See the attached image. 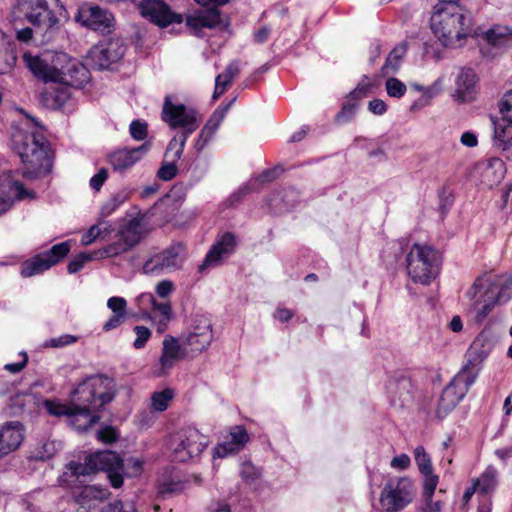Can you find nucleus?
Wrapping results in <instances>:
<instances>
[{
    "label": "nucleus",
    "mask_w": 512,
    "mask_h": 512,
    "mask_svg": "<svg viewBox=\"0 0 512 512\" xmlns=\"http://www.w3.org/2000/svg\"><path fill=\"white\" fill-rule=\"evenodd\" d=\"M236 246V237L232 233L226 232L220 235L206 254L199 270L203 271L207 267L218 266L222 260L234 253Z\"/></svg>",
    "instance_id": "obj_20"
},
{
    "label": "nucleus",
    "mask_w": 512,
    "mask_h": 512,
    "mask_svg": "<svg viewBox=\"0 0 512 512\" xmlns=\"http://www.w3.org/2000/svg\"><path fill=\"white\" fill-rule=\"evenodd\" d=\"M372 87V82L368 77H364L356 86V88L350 92L352 99H360L366 97Z\"/></svg>",
    "instance_id": "obj_60"
},
{
    "label": "nucleus",
    "mask_w": 512,
    "mask_h": 512,
    "mask_svg": "<svg viewBox=\"0 0 512 512\" xmlns=\"http://www.w3.org/2000/svg\"><path fill=\"white\" fill-rule=\"evenodd\" d=\"M481 181L485 185L492 187L498 184L504 177L505 165L500 158H490L480 166Z\"/></svg>",
    "instance_id": "obj_29"
},
{
    "label": "nucleus",
    "mask_w": 512,
    "mask_h": 512,
    "mask_svg": "<svg viewBox=\"0 0 512 512\" xmlns=\"http://www.w3.org/2000/svg\"><path fill=\"white\" fill-rule=\"evenodd\" d=\"M74 398L79 404H73L69 422L76 430L85 431L99 420L92 412L114 398V382L103 375L88 377L75 389Z\"/></svg>",
    "instance_id": "obj_2"
},
{
    "label": "nucleus",
    "mask_w": 512,
    "mask_h": 512,
    "mask_svg": "<svg viewBox=\"0 0 512 512\" xmlns=\"http://www.w3.org/2000/svg\"><path fill=\"white\" fill-rule=\"evenodd\" d=\"M118 436L116 429L111 426H105L97 432V439L106 444L116 441Z\"/></svg>",
    "instance_id": "obj_61"
},
{
    "label": "nucleus",
    "mask_w": 512,
    "mask_h": 512,
    "mask_svg": "<svg viewBox=\"0 0 512 512\" xmlns=\"http://www.w3.org/2000/svg\"><path fill=\"white\" fill-rule=\"evenodd\" d=\"M233 102H234V99L232 101H230L228 104L218 107L213 112L212 116L210 117L208 122L205 124V126L201 130V133L199 134V136L195 142V147L197 150L201 151L206 146V144L208 143L210 138L213 136V134L219 128L221 122L225 118V116Z\"/></svg>",
    "instance_id": "obj_26"
},
{
    "label": "nucleus",
    "mask_w": 512,
    "mask_h": 512,
    "mask_svg": "<svg viewBox=\"0 0 512 512\" xmlns=\"http://www.w3.org/2000/svg\"><path fill=\"white\" fill-rule=\"evenodd\" d=\"M466 296L477 323H482L496 304L506 303L512 297V282L496 275L478 277L467 290Z\"/></svg>",
    "instance_id": "obj_4"
},
{
    "label": "nucleus",
    "mask_w": 512,
    "mask_h": 512,
    "mask_svg": "<svg viewBox=\"0 0 512 512\" xmlns=\"http://www.w3.org/2000/svg\"><path fill=\"white\" fill-rule=\"evenodd\" d=\"M454 100L465 103L475 100L478 93V77L473 69L461 68L454 81Z\"/></svg>",
    "instance_id": "obj_21"
},
{
    "label": "nucleus",
    "mask_w": 512,
    "mask_h": 512,
    "mask_svg": "<svg viewBox=\"0 0 512 512\" xmlns=\"http://www.w3.org/2000/svg\"><path fill=\"white\" fill-rule=\"evenodd\" d=\"M385 90L389 97L401 98L405 95L407 86L398 78L389 77L385 82Z\"/></svg>",
    "instance_id": "obj_48"
},
{
    "label": "nucleus",
    "mask_w": 512,
    "mask_h": 512,
    "mask_svg": "<svg viewBox=\"0 0 512 512\" xmlns=\"http://www.w3.org/2000/svg\"><path fill=\"white\" fill-rule=\"evenodd\" d=\"M502 120L506 123L503 128L512 131V90L506 92L498 103Z\"/></svg>",
    "instance_id": "obj_43"
},
{
    "label": "nucleus",
    "mask_w": 512,
    "mask_h": 512,
    "mask_svg": "<svg viewBox=\"0 0 512 512\" xmlns=\"http://www.w3.org/2000/svg\"><path fill=\"white\" fill-rule=\"evenodd\" d=\"M482 359L471 349L468 353V360L465 366L454 376L451 384L466 394L469 388L474 384L479 372Z\"/></svg>",
    "instance_id": "obj_24"
},
{
    "label": "nucleus",
    "mask_w": 512,
    "mask_h": 512,
    "mask_svg": "<svg viewBox=\"0 0 512 512\" xmlns=\"http://www.w3.org/2000/svg\"><path fill=\"white\" fill-rule=\"evenodd\" d=\"M189 357L187 349L180 338L166 335L162 341L161 355L155 366V375L164 376L182 359Z\"/></svg>",
    "instance_id": "obj_16"
},
{
    "label": "nucleus",
    "mask_w": 512,
    "mask_h": 512,
    "mask_svg": "<svg viewBox=\"0 0 512 512\" xmlns=\"http://www.w3.org/2000/svg\"><path fill=\"white\" fill-rule=\"evenodd\" d=\"M132 249L130 245L121 237L107 246L96 250V257L100 259L119 256Z\"/></svg>",
    "instance_id": "obj_37"
},
{
    "label": "nucleus",
    "mask_w": 512,
    "mask_h": 512,
    "mask_svg": "<svg viewBox=\"0 0 512 512\" xmlns=\"http://www.w3.org/2000/svg\"><path fill=\"white\" fill-rule=\"evenodd\" d=\"M75 20L82 26L102 33H109L114 26V17L97 5L84 4L79 7Z\"/></svg>",
    "instance_id": "obj_17"
},
{
    "label": "nucleus",
    "mask_w": 512,
    "mask_h": 512,
    "mask_svg": "<svg viewBox=\"0 0 512 512\" xmlns=\"http://www.w3.org/2000/svg\"><path fill=\"white\" fill-rule=\"evenodd\" d=\"M24 439L22 424L9 421L0 426V458L17 450Z\"/></svg>",
    "instance_id": "obj_23"
},
{
    "label": "nucleus",
    "mask_w": 512,
    "mask_h": 512,
    "mask_svg": "<svg viewBox=\"0 0 512 512\" xmlns=\"http://www.w3.org/2000/svg\"><path fill=\"white\" fill-rule=\"evenodd\" d=\"M187 349L190 358H194L205 351L213 340L212 325L208 318L197 317L190 330L180 337Z\"/></svg>",
    "instance_id": "obj_13"
},
{
    "label": "nucleus",
    "mask_w": 512,
    "mask_h": 512,
    "mask_svg": "<svg viewBox=\"0 0 512 512\" xmlns=\"http://www.w3.org/2000/svg\"><path fill=\"white\" fill-rule=\"evenodd\" d=\"M143 461L140 458L130 457L123 461V470L121 473L128 477H136L141 474Z\"/></svg>",
    "instance_id": "obj_50"
},
{
    "label": "nucleus",
    "mask_w": 512,
    "mask_h": 512,
    "mask_svg": "<svg viewBox=\"0 0 512 512\" xmlns=\"http://www.w3.org/2000/svg\"><path fill=\"white\" fill-rule=\"evenodd\" d=\"M407 52V44L402 42L394 47V49L389 53L385 65L383 66V70L385 73L396 72L400 67V63Z\"/></svg>",
    "instance_id": "obj_38"
},
{
    "label": "nucleus",
    "mask_w": 512,
    "mask_h": 512,
    "mask_svg": "<svg viewBox=\"0 0 512 512\" xmlns=\"http://www.w3.org/2000/svg\"><path fill=\"white\" fill-rule=\"evenodd\" d=\"M100 512H137L134 503L114 501L104 505Z\"/></svg>",
    "instance_id": "obj_54"
},
{
    "label": "nucleus",
    "mask_w": 512,
    "mask_h": 512,
    "mask_svg": "<svg viewBox=\"0 0 512 512\" xmlns=\"http://www.w3.org/2000/svg\"><path fill=\"white\" fill-rule=\"evenodd\" d=\"M466 394L461 393V390L449 383L443 390L436 409L438 418H445L464 398Z\"/></svg>",
    "instance_id": "obj_28"
},
{
    "label": "nucleus",
    "mask_w": 512,
    "mask_h": 512,
    "mask_svg": "<svg viewBox=\"0 0 512 512\" xmlns=\"http://www.w3.org/2000/svg\"><path fill=\"white\" fill-rule=\"evenodd\" d=\"M17 61L15 43L7 38L5 45H0V75L10 73Z\"/></svg>",
    "instance_id": "obj_35"
},
{
    "label": "nucleus",
    "mask_w": 512,
    "mask_h": 512,
    "mask_svg": "<svg viewBox=\"0 0 512 512\" xmlns=\"http://www.w3.org/2000/svg\"><path fill=\"white\" fill-rule=\"evenodd\" d=\"M208 438L194 427L180 429L172 438L174 460L186 462L199 456L208 445Z\"/></svg>",
    "instance_id": "obj_10"
},
{
    "label": "nucleus",
    "mask_w": 512,
    "mask_h": 512,
    "mask_svg": "<svg viewBox=\"0 0 512 512\" xmlns=\"http://www.w3.org/2000/svg\"><path fill=\"white\" fill-rule=\"evenodd\" d=\"M357 109L356 103H345L340 112L337 114V121L340 123L348 122L355 114Z\"/></svg>",
    "instance_id": "obj_62"
},
{
    "label": "nucleus",
    "mask_w": 512,
    "mask_h": 512,
    "mask_svg": "<svg viewBox=\"0 0 512 512\" xmlns=\"http://www.w3.org/2000/svg\"><path fill=\"white\" fill-rule=\"evenodd\" d=\"M125 50L120 40H109L92 47L88 53L87 62L94 69H109L124 56Z\"/></svg>",
    "instance_id": "obj_15"
},
{
    "label": "nucleus",
    "mask_w": 512,
    "mask_h": 512,
    "mask_svg": "<svg viewBox=\"0 0 512 512\" xmlns=\"http://www.w3.org/2000/svg\"><path fill=\"white\" fill-rule=\"evenodd\" d=\"M228 440L233 443L236 448L242 450L249 441V436L243 426H234L230 431V438Z\"/></svg>",
    "instance_id": "obj_51"
},
{
    "label": "nucleus",
    "mask_w": 512,
    "mask_h": 512,
    "mask_svg": "<svg viewBox=\"0 0 512 512\" xmlns=\"http://www.w3.org/2000/svg\"><path fill=\"white\" fill-rule=\"evenodd\" d=\"M136 339L133 342L135 349L143 348L151 337V331L145 326L137 325L134 327Z\"/></svg>",
    "instance_id": "obj_57"
},
{
    "label": "nucleus",
    "mask_w": 512,
    "mask_h": 512,
    "mask_svg": "<svg viewBox=\"0 0 512 512\" xmlns=\"http://www.w3.org/2000/svg\"><path fill=\"white\" fill-rule=\"evenodd\" d=\"M176 174L177 166L174 163L163 164L157 172L158 178L163 181L172 180L176 176Z\"/></svg>",
    "instance_id": "obj_63"
},
{
    "label": "nucleus",
    "mask_w": 512,
    "mask_h": 512,
    "mask_svg": "<svg viewBox=\"0 0 512 512\" xmlns=\"http://www.w3.org/2000/svg\"><path fill=\"white\" fill-rule=\"evenodd\" d=\"M130 197V191L122 189L113 194L101 207V215L103 217L110 216L115 212L128 198Z\"/></svg>",
    "instance_id": "obj_41"
},
{
    "label": "nucleus",
    "mask_w": 512,
    "mask_h": 512,
    "mask_svg": "<svg viewBox=\"0 0 512 512\" xmlns=\"http://www.w3.org/2000/svg\"><path fill=\"white\" fill-rule=\"evenodd\" d=\"M431 29L446 47H458L474 31L472 14L457 4L439 3L430 19Z\"/></svg>",
    "instance_id": "obj_3"
},
{
    "label": "nucleus",
    "mask_w": 512,
    "mask_h": 512,
    "mask_svg": "<svg viewBox=\"0 0 512 512\" xmlns=\"http://www.w3.org/2000/svg\"><path fill=\"white\" fill-rule=\"evenodd\" d=\"M162 119L173 129L178 127L183 129L173 137L167 148V153L174 152V159H180L188 137L200 125L201 117L195 109L181 103L175 104L170 97H166L162 109Z\"/></svg>",
    "instance_id": "obj_7"
},
{
    "label": "nucleus",
    "mask_w": 512,
    "mask_h": 512,
    "mask_svg": "<svg viewBox=\"0 0 512 512\" xmlns=\"http://www.w3.org/2000/svg\"><path fill=\"white\" fill-rule=\"evenodd\" d=\"M12 144L23 164L21 173L25 179L32 180L48 172V142L41 131L15 132Z\"/></svg>",
    "instance_id": "obj_5"
},
{
    "label": "nucleus",
    "mask_w": 512,
    "mask_h": 512,
    "mask_svg": "<svg viewBox=\"0 0 512 512\" xmlns=\"http://www.w3.org/2000/svg\"><path fill=\"white\" fill-rule=\"evenodd\" d=\"M139 10L143 17L161 27L182 21L181 16L173 13L169 6L161 0H145L140 3Z\"/></svg>",
    "instance_id": "obj_19"
},
{
    "label": "nucleus",
    "mask_w": 512,
    "mask_h": 512,
    "mask_svg": "<svg viewBox=\"0 0 512 512\" xmlns=\"http://www.w3.org/2000/svg\"><path fill=\"white\" fill-rule=\"evenodd\" d=\"M410 387L411 383L405 377L390 380L387 384L388 392L403 401L406 399L405 394H409Z\"/></svg>",
    "instance_id": "obj_44"
},
{
    "label": "nucleus",
    "mask_w": 512,
    "mask_h": 512,
    "mask_svg": "<svg viewBox=\"0 0 512 512\" xmlns=\"http://www.w3.org/2000/svg\"><path fill=\"white\" fill-rule=\"evenodd\" d=\"M435 491H432L431 494L427 493V490L425 488V485H423V496H424V503L422 506L423 512H441L442 510V502L441 501H434L433 495Z\"/></svg>",
    "instance_id": "obj_55"
},
{
    "label": "nucleus",
    "mask_w": 512,
    "mask_h": 512,
    "mask_svg": "<svg viewBox=\"0 0 512 512\" xmlns=\"http://www.w3.org/2000/svg\"><path fill=\"white\" fill-rule=\"evenodd\" d=\"M50 268V264L42 255V253H40L22 263L20 274L22 277L27 278L39 275Z\"/></svg>",
    "instance_id": "obj_34"
},
{
    "label": "nucleus",
    "mask_w": 512,
    "mask_h": 512,
    "mask_svg": "<svg viewBox=\"0 0 512 512\" xmlns=\"http://www.w3.org/2000/svg\"><path fill=\"white\" fill-rule=\"evenodd\" d=\"M122 470L123 460L116 452L110 450L97 451L88 455L84 463L69 462L61 480L67 483L68 486H74L76 482H81L80 477H86L96 471H104L107 473L111 485L114 488H119L123 484Z\"/></svg>",
    "instance_id": "obj_6"
},
{
    "label": "nucleus",
    "mask_w": 512,
    "mask_h": 512,
    "mask_svg": "<svg viewBox=\"0 0 512 512\" xmlns=\"http://www.w3.org/2000/svg\"><path fill=\"white\" fill-rule=\"evenodd\" d=\"M199 5L208 6L212 5V8L196 10L192 14L186 17V24L190 28L198 31L202 28H214L221 23L220 12L217 9L218 6L224 5L228 0H195Z\"/></svg>",
    "instance_id": "obj_18"
},
{
    "label": "nucleus",
    "mask_w": 512,
    "mask_h": 512,
    "mask_svg": "<svg viewBox=\"0 0 512 512\" xmlns=\"http://www.w3.org/2000/svg\"><path fill=\"white\" fill-rule=\"evenodd\" d=\"M144 235V223L140 217L129 220L118 231L117 236L123 238L131 248L137 245Z\"/></svg>",
    "instance_id": "obj_31"
},
{
    "label": "nucleus",
    "mask_w": 512,
    "mask_h": 512,
    "mask_svg": "<svg viewBox=\"0 0 512 512\" xmlns=\"http://www.w3.org/2000/svg\"><path fill=\"white\" fill-rule=\"evenodd\" d=\"M69 85H62L55 88H46L40 93L42 104L51 110L64 108L71 98Z\"/></svg>",
    "instance_id": "obj_27"
},
{
    "label": "nucleus",
    "mask_w": 512,
    "mask_h": 512,
    "mask_svg": "<svg viewBox=\"0 0 512 512\" xmlns=\"http://www.w3.org/2000/svg\"><path fill=\"white\" fill-rule=\"evenodd\" d=\"M17 171L3 172L0 175V215L8 211L15 200L33 199L35 193L26 189L16 179Z\"/></svg>",
    "instance_id": "obj_14"
},
{
    "label": "nucleus",
    "mask_w": 512,
    "mask_h": 512,
    "mask_svg": "<svg viewBox=\"0 0 512 512\" xmlns=\"http://www.w3.org/2000/svg\"><path fill=\"white\" fill-rule=\"evenodd\" d=\"M56 451V443L54 441H46L41 445L36 457L42 460L49 459L56 453Z\"/></svg>",
    "instance_id": "obj_64"
},
{
    "label": "nucleus",
    "mask_w": 512,
    "mask_h": 512,
    "mask_svg": "<svg viewBox=\"0 0 512 512\" xmlns=\"http://www.w3.org/2000/svg\"><path fill=\"white\" fill-rule=\"evenodd\" d=\"M240 450L236 448L228 439L218 443L213 449V458H225L238 453Z\"/></svg>",
    "instance_id": "obj_52"
},
{
    "label": "nucleus",
    "mask_w": 512,
    "mask_h": 512,
    "mask_svg": "<svg viewBox=\"0 0 512 512\" xmlns=\"http://www.w3.org/2000/svg\"><path fill=\"white\" fill-rule=\"evenodd\" d=\"M129 130L131 137L135 140L140 141L147 136V124L140 120L132 121Z\"/></svg>",
    "instance_id": "obj_59"
},
{
    "label": "nucleus",
    "mask_w": 512,
    "mask_h": 512,
    "mask_svg": "<svg viewBox=\"0 0 512 512\" xmlns=\"http://www.w3.org/2000/svg\"><path fill=\"white\" fill-rule=\"evenodd\" d=\"M414 459L424 478L423 485H425L427 493L431 494L432 491H435L439 482V477L433 472L431 457L423 446H417L414 449Z\"/></svg>",
    "instance_id": "obj_25"
},
{
    "label": "nucleus",
    "mask_w": 512,
    "mask_h": 512,
    "mask_svg": "<svg viewBox=\"0 0 512 512\" xmlns=\"http://www.w3.org/2000/svg\"><path fill=\"white\" fill-rule=\"evenodd\" d=\"M173 398L174 391L171 388L156 391L151 395V408L155 412H163L168 408L169 403Z\"/></svg>",
    "instance_id": "obj_42"
},
{
    "label": "nucleus",
    "mask_w": 512,
    "mask_h": 512,
    "mask_svg": "<svg viewBox=\"0 0 512 512\" xmlns=\"http://www.w3.org/2000/svg\"><path fill=\"white\" fill-rule=\"evenodd\" d=\"M440 264L438 252L426 244H414L406 258L409 277L423 285H429L437 277Z\"/></svg>",
    "instance_id": "obj_9"
},
{
    "label": "nucleus",
    "mask_w": 512,
    "mask_h": 512,
    "mask_svg": "<svg viewBox=\"0 0 512 512\" xmlns=\"http://www.w3.org/2000/svg\"><path fill=\"white\" fill-rule=\"evenodd\" d=\"M71 241H65L53 245L49 250L42 252V255L48 261L50 266H54L64 259L71 250Z\"/></svg>",
    "instance_id": "obj_39"
},
{
    "label": "nucleus",
    "mask_w": 512,
    "mask_h": 512,
    "mask_svg": "<svg viewBox=\"0 0 512 512\" xmlns=\"http://www.w3.org/2000/svg\"><path fill=\"white\" fill-rule=\"evenodd\" d=\"M488 44L493 46H505L512 41V30L505 26H494L483 34Z\"/></svg>",
    "instance_id": "obj_36"
},
{
    "label": "nucleus",
    "mask_w": 512,
    "mask_h": 512,
    "mask_svg": "<svg viewBox=\"0 0 512 512\" xmlns=\"http://www.w3.org/2000/svg\"><path fill=\"white\" fill-rule=\"evenodd\" d=\"M52 2L58 0H18L12 11V20L17 21L23 16L36 26V33H40L45 40H50L59 27V19L49 9Z\"/></svg>",
    "instance_id": "obj_8"
},
{
    "label": "nucleus",
    "mask_w": 512,
    "mask_h": 512,
    "mask_svg": "<svg viewBox=\"0 0 512 512\" xmlns=\"http://www.w3.org/2000/svg\"><path fill=\"white\" fill-rule=\"evenodd\" d=\"M45 407L49 414L55 416H67L69 418L71 411H73V404H61L53 401H46Z\"/></svg>",
    "instance_id": "obj_53"
},
{
    "label": "nucleus",
    "mask_w": 512,
    "mask_h": 512,
    "mask_svg": "<svg viewBox=\"0 0 512 512\" xmlns=\"http://www.w3.org/2000/svg\"><path fill=\"white\" fill-rule=\"evenodd\" d=\"M14 22L16 38L18 41L23 43H29L33 40L34 35H39L42 38V41H46L40 33H36V26L34 29L30 27L18 28L16 26V21Z\"/></svg>",
    "instance_id": "obj_58"
},
{
    "label": "nucleus",
    "mask_w": 512,
    "mask_h": 512,
    "mask_svg": "<svg viewBox=\"0 0 512 512\" xmlns=\"http://www.w3.org/2000/svg\"><path fill=\"white\" fill-rule=\"evenodd\" d=\"M77 341V337L70 335V334H64L60 335L58 337L51 338L49 340H46L44 342L45 347H52V348H61L68 345H71Z\"/></svg>",
    "instance_id": "obj_56"
},
{
    "label": "nucleus",
    "mask_w": 512,
    "mask_h": 512,
    "mask_svg": "<svg viewBox=\"0 0 512 512\" xmlns=\"http://www.w3.org/2000/svg\"><path fill=\"white\" fill-rule=\"evenodd\" d=\"M99 260L96 257V250L93 252H82L76 255L68 264L67 269L70 274H74L81 270L84 264L88 261Z\"/></svg>",
    "instance_id": "obj_47"
},
{
    "label": "nucleus",
    "mask_w": 512,
    "mask_h": 512,
    "mask_svg": "<svg viewBox=\"0 0 512 512\" xmlns=\"http://www.w3.org/2000/svg\"><path fill=\"white\" fill-rule=\"evenodd\" d=\"M410 87L413 90L420 92L422 94L421 97L434 98L442 90V79H437L431 86L426 87L418 83H411Z\"/></svg>",
    "instance_id": "obj_49"
},
{
    "label": "nucleus",
    "mask_w": 512,
    "mask_h": 512,
    "mask_svg": "<svg viewBox=\"0 0 512 512\" xmlns=\"http://www.w3.org/2000/svg\"><path fill=\"white\" fill-rule=\"evenodd\" d=\"M109 492L106 488L96 485H85L77 494V498L81 504H86L91 500H103L108 497Z\"/></svg>",
    "instance_id": "obj_40"
},
{
    "label": "nucleus",
    "mask_w": 512,
    "mask_h": 512,
    "mask_svg": "<svg viewBox=\"0 0 512 512\" xmlns=\"http://www.w3.org/2000/svg\"><path fill=\"white\" fill-rule=\"evenodd\" d=\"M497 470L492 466H488L483 473L473 480L474 485L477 487L478 494L489 495L497 486Z\"/></svg>",
    "instance_id": "obj_33"
},
{
    "label": "nucleus",
    "mask_w": 512,
    "mask_h": 512,
    "mask_svg": "<svg viewBox=\"0 0 512 512\" xmlns=\"http://www.w3.org/2000/svg\"><path fill=\"white\" fill-rule=\"evenodd\" d=\"M107 307L113 312V315L104 324V331H110L119 327L127 317V301L123 297H110L107 300Z\"/></svg>",
    "instance_id": "obj_30"
},
{
    "label": "nucleus",
    "mask_w": 512,
    "mask_h": 512,
    "mask_svg": "<svg viewBox=\"0 0 512 512\" xmlns=\"http://www.w3.org/2000/svg\"><path fill=\"white\" fill-rule=\"evenodd\" d=\"M173 317L172 307L169 302H155L151 308L149 319L156 325L157 331L162 333Z\"/></svg>",
    "instance_id": "obj_32"
},
{
    "label": "nucleus",
    "mask_w": 512,
    "mask_h": 512,
    "mask_svg": "<svg viewBox=\"0 0 512 512\" xmlns=\"http://www.w3.org/2000/svg\"><path fill=\"white\" fill-rule=\"evenodd\" d=\"M148 151V145L143 144L133 149H119L107 156V162L114 171L124 173L132 168Z\"/></svg>",
    "instance_id": "obj_22"
},
{
    "label": "nucleus",
    "mask_w": 512,
    "mask_h": 512,
    "mask_svg": "<svg viewBox=\"0 0 512 512\" xmlns=\"http://www.w3.org/2000/svg\"><path fill=\"white\" fill-rule=\"evenodd\" d=\"M22 60L31 74L45 83L81 88L89 81V71L77 59L64 52L34 55L24 52Z\"/></svg>",
    "instance_id": "obj_1"
},
{
    "label": "nucleus",
    "mask_w": 512,
    "mask_h": 512,
    "mask_svg": "<svg viewBox=\"0 0 512 512\" xmlns=\"http://www.w3.org/2000/svg\"><path fill=\"white\" fill-rule=\"evenodd\" d=\"M186 258V248L181 243L152 254L143 264L142 270L147 275H162L182 267Z\"/></svg>",
    "instance_id": "obj_12"
},
{
    "label": "nucleus",
    "mask_w": 512,
    "mask_h": 512,
    "mask_svg": "<svg viewBox=\"0 0 512 512\" xmlns=\"http://www.w3.org/2000/svg\"><path fill=\"white\" fill-rule=\"evenodd\" d=\"M414 498V485L407 477L390 479L380 495V505L385 512H399Z\"/></svg>",
    "instance_id": "obj_11"
},
{
    "label": "nucleus",
    "mask_w": 512,
    "mask_h": 512,
    "mask_svg": "<svg viewBox=\"0 0 512 512\" xmlns=\"http://www.w3.org/2000/svg\"><path fill=\"white\" fill-rule=\"evenodd\" d=\"M494 136L497 145L502 148L505 156L512 160V135L511 131L495 127Z\"/></svg>",
    "instance_id": "obj_46"
},
{
    "label": "nucleus",
    "mask_w": 512,
    "mask_h": 512,
    "mask_svg": "<svg viewBox=\"0 0 512 512\" xmlns=\"http://www.w3.org/2000/svg\"><path fill=\"white\" fill-rule=\"evenodd\" d=\"M110 232V226L105 225L102 227V224L92 225L88 231H86L81 238V245L88 246L91 245L96 239L102 238L105 239L106 236Z\"/></svg>",
    "instance_id": "obj_45"
}]
</instances>
